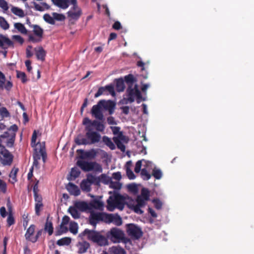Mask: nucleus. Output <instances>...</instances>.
Here are the masks:
<instances>
[{
	"label": "nucleus",
	"mask_w": 254,
	"mask_h": 254,
	"mask_svg": "<svg viewBox=\"0 0 254 254\" xmlns=\"http://www.w3.org/2000/svg\"><path fill=\"white\" fill-rule=\"evenodd\" d=\"M111 129L114 135H118L117 137H119L122 140L125 139V136L123 134V132L120 131V127H111Z\"/></svg>",
	"instance_id": "nucleus-26"
},
{
	"label": "nucleus",
	"mask_w": 254,
	"mask_h": 254,
	"mask_svg": "<svg viewBox=\"0 0 254 254\" xmlns=\"http://www.w3.org/2000/svg\"><path fill=\"white\" fill-rule=\"evenodd\" d=\"M131 86H132L129 85L127 90V96H136L137 103H139L140 101L142 99L141 92L138 90L136 84L134 85L133 88H131Z\"/></svg>",
	"instance_id": "nucleus-14"
},
{
	"label": "nucleus",
	"mask_w": 254,
	"mask_h": 254,
	"mask_svg": "<svg viewBox=\"0 0 254 254\" xmlns=\"http://www.w3.org/2000/svg\"><path fill=\"white\" fill-rule=\"evenodd\" d=\"M71 243V239L68 237H64L59 240L57 244L59 246L68 245Z\"/></svg>",
	"instance_id": "nucleus-35"
},
{
	"label": "nucleus",
	"mask_w": 254,
	"mask_h": 254,
	"mask_svg": "<svg viewBox=\"0 0 254 254\" xmlns=\"http://www.w3.org/2000/svg\"><path fill=\"white\" fill-rule=\"evenodd\" d=\"M0 114L2 118L8 117L9 116V112L5 107H2L0 109Z\"/></svg>",
	"instance_id": "nucleus-58"
},
{
	"label": "nucleus",
	"mask_w": 254,
	"mask_h": 254,
	"mask_svg": "<svg viewBox=\"0 0 254 254\" xmlns=\"http://www.w3.org/2000/svg\"><path fill=\"white\" fill-rule=\"evenodd\" d=\"M7 190V185L5 182L0 179V191L5 193Z\"/></svg>",
	"instance_id": "nucleus-54"
},
{
	"label": "nucleus",
	"mask_w": 254,
	"mask_h": 254,
	"mask_svg": "<svg viewBox=\"0 0 254 254\" xmlns=\"http://www.w3.org/2000/svg\"><path fill=\"white\" fill-rule=\"evenodd\" d=\"M37 139V133L36 130H34L31 138V144L32 147L36 146V140Z\"/></svg>",
	"instance_id": "nucleus-63"
},
{
	"label": "nucleus",
	"mask_w": 254,
	"mask_h": 254,
	"mask_svg": "<svg viewBox=\"0 0 254 254\" xmlns=\"http://www.w3.org/2000/svg\"><path fill=\"white\" fill-rule=\"evenodd\" d=\"M80 174V171L77 168H73L71 169L70 171V176L74 179H76L78 177Z\"/></svg>",
	"instance_id": "nucleus-48"
},
{
	"label": "nucleus",
	"mask_w": 254,
	"mask_h": 254,
	"mask_svg": "<svg viewBox=\"0 0 254 254\" xmlns=\"http://www.w3.org/2000/svg\"><path fill=\"white\" fill-rule=\"evenodd\" d=\"M43 206V204L42 202H36L35 209V213L37 216H39L40 214V211Z\"/></svg>",
	"instance_id": "nucleus-53"
},
{
	"label": "nucleus",
	"mask_w": 254,
	"mask_h": 254,
	"mask_svg": "<svg viewBox=\"0 0 254 254\" xmlns=\"http://www.w3.org/2000/svg\"><path fill=\"white\" fill-rule=\"evenodd\" d=\"M77 152L81 153L80 158L81 159H94L97 156V152L94 149H91L88 151H84L82 149L77 150Z\"/></svg>",
	"instance_id": "nucleus-16"
},
{
	"label": "nucleus",
	"mask_w": 254,
	"mask_h": 254,
	"mask_svg": "<svg viewBox=\"0 0 254 254\" xmlns=\"http://www.w3.org/2000/svg\"><path fill=\"white\" fill-rule=\"evenodd\" d=\"M122 219L120 215L117 214H108L106 215V223H113L117 226L122 224Z\"/></svg>",
	"instance_id": "nucleus-15"
},
{
	"label": "nucleus",
	"mask_w": 254,
	"mask_h": 254,
	"mask_svg": "<svg viewBox=\"0 0 254 254\" xmlns=\"http://www.w3.org/2000/svg\"><path fill=\"white\" fill-rule=\"evenodd\" d=\"M90 205L91 207L96 209H100L103 206V203L98 200H93L91 202Z\"/></svg>",
	"instance_id": "nucleus-44"
},
{
	"label": "nucleus",
	"mask_w": 254,
	"mask_h": 254,
	"mask_svg": "<svg viewBox=\"0 0 254 254\" xmlns=\"http://www.w3.org/2000/svg\"><path fill=\"white\" fill-rule=\"evenodd\" d=\"M107 237L114 243L123 241L126 242L125 234L123 231L117 228H112L107 233Z\"/></svg>",
	"instance_id": "nucleus-5"
},
{
	"label": "nucleus",
	"mask_w": 254,
	"mask_h": 254,
	"mask_svg": "<svg viewBox=\"0 0 254 254\" xmlns=\"http://www.w3.org/2000/svg\"><path fill=\"white\" fill-rule=\"evenodd\" d=\"M131 201L134 203L133 200H131ZM146 201H147L144 200V199L140 198V196H137L136 199V202L137 203L136 204L130 203L128 204L127 203V205L129 208L133 210L135 213L141 214L143 212V211L140 209V208L143 207L145 205Z\"/></svg>",
	"instance_id": "nucleus-11"
},
{
	"label": "nucleus",
	"mask_w": 254,
	"mask_h": 254,
	"mask_svg": "<svg viewBox=\"0 0 254 254\" xmlns=\"http://www.w3.org/2000/svg\"><path fill=\"white\" fill-rule=\"evenodd\" d=\"M116 88L118 92H123L125 88L124 80L123 78H120L116 79Z\"/></svg>",
	"instance_id": "nucleus-25"
},
{
	"label": "nucleus",
	"mask_w": 254,
	"mask_h": 254,
	"mask_svg": "<svg viewBox=\"0 0 254 254\" xmlns=\"http://www.w3.org/2000/svg\"><path fill=\"white\" fill-rule=\"evenodd\" d=\"M126 231L129 236L136 240L140 238L143 235L141 229L133 223L127 224L126 225Z\"/></svg>",
	"instance_id": "nucleus-6"
},
{
	"label": "nucleus",
	"mask_w": 254,
	"mask_h": 254,
	"mask_svg": "<svg viewBox=\"0 0 254 254\" xmlns=\"http://www.w3.org/2000/svg\"><path fill=\"white\" fill-rule=\"evenodd\" d=\"M103 142L108 146L111 149L114 150L115 149V145L112 142L111 139L107 136H104L103 137Z\"/></svg>",
	"instance_id": "nucleus-31"
},
{
	"label": "nucleus",
	"mask_w": 254,
	"mask_h": 254,
	"mask_svg": "<svg viewBox=\"0 0 254 254\" xmlns=\"http://www.w3.org/2000/svg\"><path fill=\"white\" fill-rule=\"evenodd\" d=\"M43 18L45 21L51 24H55V21L53 17L49 14H45L43 16Z\"/></svg>",
	"instance_id": "nucleus-47"
},
{
	"label": "nucleus",
	"mask_w": 254,
	"mask_h": 254,
	"mask_svg": "<svg viewBox=\"0 0 254 254\" xmlns=\"http://www.w3.org/2000/svg\"><path fill=\"white\" fill-rule=\"evenodd\" d=\"M15 136L16 134L13 132L11 134V137L8 138L6 142V146L8 147H12L13 146L15 139Z\"/></svg>",
	"instance_id": "nucleus-43"
},
{
	"label": "nucleus",
	"mask_w": 254,
	"mask_h": 254,
	"mask_svg": "<svg viewBox=\"0 0 254 254\" xmlns=\"http://www.w3.org/2000/svg\"><path fill=\"white\" fill-rule=\"evenodd\" d=\"M109 251L110 254H126L125 250L119 246L110 248Z\"/></svg>",
	"instance_id": "nucleus-22"
},
{
	"label": "nucleus",
	"mask_w": 254,
	"mask_h": 254,
	"mask_svg": "<svg viewBox=\"0 0 254 254\" xmlns=\"http://www.w3.org/2000/svg\"><path fill=\"white\" fill-rule=\"evenodd\" d=\"M5 80L6 79L4 74L0 71V89L3 88Z\"/></svg>",
	"instance_id": "nucleus-59"
},
{
	"label": "nucleus",
	"mask_w": 254,
	"mask_h": 254,
	"mask_svg": "<svg viewBox=\"0 0 254 254\" xmlns=\"http://www.w3.org/2000/svg\"><path fill=\"white\" fill-rule=\"evenodd\" d=\"M29 25L33 29V32L37 38H35L32 34H29L28 35V41L33 43H38L41 41L44 33L43 29L38 25L31 24L30 22Z\"/></svg>",
	"instance_id": "nucleus-7"
},
{
	"label": "nucleus",
	"mask_w": 254,
	"mask_h": 254,
	"mask_svg": "<svg viewBox=\"0 0 254 254\" xmlns=\"http://www.w3.org/2000/svg\"><path fill=\"white\" fill-rule=\"evenodd\" d=\"M152 175L156 179L159 180L162 178V173L160 169L154 168L152 170Z\"/></svg>",
	"instance_id": "nucleus-40"
},
{
	"label": "nucleus",
	"mask_w": 254,
	"mask_h": 254,
	"mask_svg": "<svg viewBox=\"0 0 254 254\" xmlns=\"http://www.w3.org/2000/svg\"><path fill=\"white\" fill-rule=\"evenodd\" d=\"M106 90L108 91L110 94L113 96H115L116 93L114 90V87L113 85H108L105 86Z\"/></svg>",
	"instance_id": "nucleus-56"
},
{
	"label": "nucleus",
	"mask_w": 254,
	"mask_h": 254,
	"mask_svg": "<svg viewBox=\"0 0 254 254\" xmlns=\"http://www.w3.org/2000/svg\"><path fill=\"white\" fill-rule=\"evenodd\" d=\"M85 126V137L78 136L75 139L77 145H92L98 143L101 139V135L99 133L94 130L89 126Z\"/></svg>",
	"instance_id": "nucleus-1"
},
{
	"label": "nucleus",
	"mask_w": 254,
	"mask_h": 254,
	"mask_svg": "<svg viewBox=\"0 0 254 254\" xmlns=\"http://www.w3.org/2000/svg\"><path fill=\"white\" fill-rule=\"evenodd\" d=\"M110 187L114 189L119 190L122 188V184L119 182L111 181L110 184Z\"/></svg>",
	"instance_id": "nucleus-49"
},
{
	"label": "nucleus",
	"mask_w": 254,
	"mask_h": 254,
	"mask_svg": "<svg viewBox=\"0 0 254 254\" xmlns=\"http://www.w3.org/2000/svg\"><path fill=\"white\" fill-rule=\"evenodd\" d=\"M12 39L20 44H22L24 43L23 38L20 35H13L12 36Z\"/></svg>",
	"instance_id": "nucleus-64"
},
{
	"label": "nucleus",
	"mask_w": 254,
	"mask_h": 254,
	"mask_svg": "<svg viewBox=\"0 0 254 254\" xmlns=\"http://www.w3.org/2000/svg\"><path fill=\"white\" fill-rule=\"evenodd\" d=\"M14 26L19 32L23 34H27V30L25 27L24 25L21 23H15Z\"/></svg>",
	"instance_id": "nucleus-30"
},
{
	"label": "nucleus",
	"mask_w": 254,
	"mask_h": 254,
	"mask_svg": "<svg viewBox=\"0 0 254 254\" xmlns=\"http://www.w3.org/2000/svg\"><path fill=\"white\" fill-rule=\"evenodd\" d=\"M4 44L8 46L12 45V42L8 38L4 36H1L0 38V47H2Z\"/></svg>",
	"instance_id": "nucleus-37"
},
{
	"label": "nucleus",
	"mask_w": 254,
	"mask_h": 254,
	"mask_svg": "<svg viewBox=\"0 0 254 254\" xmlns=\"http://www.w3.org/2000/svg\"><path fill=\"white\" fill-rule=\"evenodd\" d=\"M138 196H140V198L144 199V200L148 201L149 200L150 192L147 189L142 188L141 190L140 195H138Z\"/></svg>",
	"instance_id": "nucleus-29"
},
{
	"label": "nucleus",
	"mask_w": 254,
	"mask_h": 254,
	"mask_svg": "<svg viewBox=\"0 0 254 254\" xmlns=\"http://www.w3.org/2000/svg\"><path fill=\"white\" fill-rule=\"evenodd\" d=\"M34 51L35 52V55L37 59L39 60H41V61H44L45 60L46 52L43 48L40 46L38 48H35L34 49Z\"/></svg>",
	"instance_id": "nucleus-20"
},
{
	"label": "nucleus",
	"mask_w": 254,
	"mask_h": 254,
	"mask_svg": "<svg viewBox=\"0 0 254 254\" xmlns=\"http://www.w3.org/2000/svg\"><path fill=\"white\" fill-rule=\"evenodd\" d=\"M144 160H138L136 162L135 164V166L134 168V172L136 173H138L141 172V167L142 165V161H144Z\"/></svg>",
	"instance_id": "nucleus-55"
},
{
	"label": "nucleus",
	"mask_w": 254,
	"mask_h": 254,
	"mask_svg": "<svg viewBox=\"0 0 254 254\" xmlns=\"http://www.w3.org/2000/svg\"><path fill=\"white\" fill-rule=\"evenodd\" d=\"M91 185L86 179L82 181L80 184V188L81 190L86 192H89L91 190Z\"/></svg>",
	"instance_id": "nucleus-27"
},
{
	"label": "nucleus",
	"mask_w": 254,
	"mask_h": 254,
	"mask_svg": "<svg viewBox=\"0 0 254 254\" xmlns=\"http://www.w3.org/2000/svg\"><path fill=\"white\" fill-rule=\"evenodd\" d=\"M6 221L7 226L9 227L15 223V221L13 214H8Z\"/></svg>",
	"instance_id": "nucleus-50"
},
{
	"label": "nucleus",
	"mask_w": 254,
	"mask_h": 254,
	"mask_svg": "<svg viewBox=\"0 0 254 254\" xmlns=\"http://www.w3.org/2000/svg\"><path fill=\"white\" fill-rule=\"evenodd\" d=\"M72 5L71 9L67 12L68 17L71 19L77 20L82 14V10L78 7L77 3V0H75V3H72Z\"/></svg>",
	"instance_id": "nucleus-13"
},
{
	"label": "nucleus",
	"mask_w": 254,
	"mask_h": 254,
	"mask_svg": "<svg viewBox=\"0 0 254 254\" xmlns=\"http://www.w3.org/2000/svg\"><path fill=\"white\" fill-rule=\"evenodd\" d=\"M11 11L13 14L19 17H23L24 16V12L23 10L19 7L12 6L11 9Z\"/></svg>",
	"instance_id": "nucleus-32"
},
{
	"label": "nucleus",
	"mask_w": 254,
	"mask_h": 254,
	"mask_svg": "<svg viewBox=\"0 0 254 254\" xmlns=\"http://www.w3.org/2000/svg\"><path fill=\"white\" fill-rule=\"evenodd\" d=\"M125 81L128 84V86H132L134 81H135L134 77L132 74H129L125 76Z\"/></svg>",
	"instance_id": "nucleus-45"
},
{
	"label": "nucleus",
	"mask_w": 254,
	"mask_h": 254,
	"mask_svg": "<svg viewBox=\"0 0 254 254\" xmlns=\"http://www.w3.org/2000/svg\"><path fill=\"white\" fill-rule=\"evenodd\" d=\"M114 107L115 104L112 101H109L108 103H105L104 108L108 109L110 115H112L113 113Z\"/></svg>",
	"instance_id": "nucleus-46"
},
{
	"label": "nucleus",
	"mask_w": 254,
	"mask_h": 254,
	"mask_svg": "<svg viewBox=\"0 0 254 254\" xmlns=\"http://www.w3.org/2000/svg\"><path fill=\"white\" fill-rule=\"evenodd\" d=\"M140 175L142 179L145 181L149 180L152 176L145 168H143L141 170Z\"/></svg>",
	"instance_id": "nucleus-39"
},
{
	"label": "nucleus",
	"mask_w": 254,
	"mask_h": 254,
	"mask_svg": "<svg viewBox=\"0 0 254 254\" xmlns=\"http://www.w3.org/2000/svg\"><path fill=\"white\" fill-rule=\"evenodd\" d=\"M90 247V244L86 241L79 242L77 245L78 249L77 253L78 254H83L87 252Z\"/></svg>",
	"instance_id": "nucleus-19"
},
{
	"label": "nucleus",
	"mask_w": 254,
	"mask_h": 254,
	"mask_svg": "<svg viewBox=\"0 0 254 254\" xmlns=\"http://www.w3.org/2000/svg\"><path fill=\"white\" fill-rule=\"evenodd\" d=\"M82 234L87 236L88 240L91 241L99 246H105L108 244L106 237L101 235L99 232L85 229Z\"/></svg>",
	"instance_id": "nucleus-3"
},
{
	"label": "nucleus",
	"mask_w": 254,
	"mask_h": 254,
	"mask_svg": "<svg viewBox=\"0 0 254 254\" xmlns=\"http://www.w3.org/2000/svg\"><path fill=\"white\" fill-rule=\"evenodd\" d=\"M82 124L83 125L89 126L91 127V128H93V127H95L96 130L100 132L103 131L105 128L104 125L102 123L97 120L91 121L88 118L83 119Z\"/></svg>",
	"instance_id": "nucleus-12"
},
{
	"label": "nucleus",
	"mask_w": 254,
	"mask_h": 254,
	"mask_svg": "<svg viewBox=\"0 0 254 254\" xmlns=\"http://www.w3.org/2000/svg\"><path fill=\"white\" fill-rule=\"evenodd\" d=\"M44 230L47 232L49 236H51L53 233V225L52 222L49 221V217L47 218L46 222L44 225Z\"/></svg>",
	"instance_id": "nucleus-24"
},
{
	"label": "nucleus",
	"mask_w": 254,
	"mask_h": 254,
	"mask_svg": "<svg viewBox=\"0 0 254 254\" xmlns=\"http://www.w3.org/2000/svg\"><path fill=\"white\" fill-rule=\"evenodd\" d=\"M36 226L34 224H31L25 234V239L29 242L34 243L35 236L34 234L35 233Z\"/></svg>",
	"instance_id": "nucleus-17"
},
{
	"label": "nucleus",
	"mask_w": 254,
	"mask_h": 254,
	"mask_svg": "<svg viewBox=\"0 0 254 254\" xmlns=\"http://www.w3.org/2000/svg\"><path fill=\"white\" fill-rule=\"evenodd\" d=\"M68 212L74 219L79 218L80 217V214L78 212L77 208L74 206H70L68 208Z\"/></svg>",
	"instance_id": "nucleus-34"
},
{
	"label": "nucleus",
	"mask_w": 254,
	"mask_h": 254,
	"mask_svg": "<svg viewBox=\"0 0 254 254\" xmlns=\"http://www.w3.org/2000/svg\"><path fill=\"white\" fill-rule=\"evenodd\" d=\"M67 190L71 194L75 196H78L80 194V190L78 187L71 183H69L67 187Z\"/></svg>",
	"instance_id": "nucleus-21"
},
{
	"label": "nucleus",
	"mask_w": 254,
	"mask_h": 254,
	"mask_svg": "<svg viewBox=\"0 0 254 254\" xmlns=\"http://www.w3.org/2000/svg\"><path fill=\"white\" fill-rule=\"evenodd\" d=\"M18 171V168H13L12 170L11 171L9 177L11 178L13 180V182H15L16 181V174Z\"/></svg>",
	"instance_id": "nucleus-51"
},
{
	"label": "nucleus",
	"mask_w": 254,
	"mask_h": 254,
	"mask_svg": "<svg viewBox=\"0 0 254 254\" xmlns=\"http://www.w3.org/2000/svg\"><path fill=\"white\" fill-rule=\"evenodd\" d=\"M126 173L128 178L129 180H133L135 178V176L131 170L129 168V166H127L126 168Z\"/></svg>",
	"instance_id": "nucleus-52"
},
{
	"label": "nucleus",
	"mask_w": 254,
	"mask_h": 254,
	"mask_svg": "<svg viewBox=\"0 0 254 254\" xmlns=\"http://www.w3.org/2000/svg\"><path fill=\"white\" fill-rule=\"evenodd\" d=\"M106 91V90L105 86V87H100L98 89L97 92L95 94V95H94L95 98H97V97H99L100 96H101V95L104 94Z\"/></svg>",
	"instance_id": "nucleus-61"
},
{
	"label": "nucleus",
	"mask_w": 254,
	"mask_h": 254,
	"mask_svg": "<svg viewBox=\"0 0 254 254\" xmlns=\"http://www.w3.org/2000/svg\"><path fill=\"white\" fill-rule=\"evenodd\" d=\"M113 140L117 146V147L121 150V151L124 152L126 149L125 145L122 142L119 137H113Z\"/></svg>",
	"instance_id": "nucleus-33"
},
{
	"label": "nucleus",
	"mask_w": 254,
	"mask_h": 254,
	"mask_svg": "<svg viewBox=\"0 0 254 254\" xmlns=\"http://www.w3.org/2000/svg\"><path fill=\"white\" fill-rule=\"evenodd\" d=\"M153 203H154L155 207L157 209H160L161 208L162 206V203L161 201L159 199H154L152 200Z\"/></svg>",
	"instance_id": "nucleus-60"
},
{
	"label": "nucleus",
	"mask_w": 254,
	"mask_h": 254,
	"mask_svg": "<svg viewBox=\"0 0 254 254\" xmlns=\"http://www.w3.org/2000/svg\"><path fill=\"white\" fill-rule=\"evenodd\" d=\"M76 164L84 172L94 171L101 173L103 170L102 166L95 161L88 162L79 160Z\"/></svg>",
	"instance_id": "nucleus-4"
},
{
	"label": "nucleus",
	"mask_w": 254,
	"mask_h": 254,
	"mask_svg": "<svg viewBox=\"0 0 254 254\" xmlns=\"http://www.w3.org/2000/svg\"><path fill=\"white\" fill-rule=\"evenodd\" d=\"M65 225L61 224L60 225V229L57 230L55 232V235L56 236H60L62 235L63 233H65L67 232L68 229L66 226H65Z\"/></svg>",
	"instance_id": "nucleus-42"
},
{
	"label": "nucleus",
	"mask_w": 254,
	"mask_h": 254,
	"mask_svg": "<svg viewBox=\"0 0 254 254\" xmlns=\"http://www.w3.org/2000/svg\"><path fill=\"white\" fill-rule=\"evenodd\" d=\"M53 18L57 20L62 21L64 19L65 17L62 14H59L56 12L53 13Z\"/></svg>",
	"instance_id": "nucleus-57"
},
{
	"label": "nucleus",
	"mask_w": 254,
	"mask_h": 254,
	"mask_svg": "<svg viewBox=\"0 0 254 254\" xmlns=\"http://www.w3.org/2000/svg\"><path fill=\"white\" fill-rule=\"evenodd\" d=\"M16 76L17 78H20L21 80V82L23 83H25L27 81V78L26 77V75L24 72H22L20 71L17 70L16 71Z\"/></svg>",
	"instance_id": "nucleus-41"
},
{
	"label": "nucleus",
	"mask_w": 254,
	"mask_h": 254,
	"mask_svg": "<svg viewBox=\"0 0 254 254\" xmlns=\"http://www.w3.org/2000/svg\"><path fill=\"white\" fill-rule=\"evenodd\" d=\"M52 1L55 5L63 9L67 8L69 4L75 3V0H52Z\"/></svg>",
	"instance_id": "nucleus-18"
},
{
	"label": "nucleus",
	"mask_w": 254,
	"mask_h": 254,
	"mask_svg": "<svg viewBox=\"0 0 254 254\" xmlns=\"http://www.w3.org/2000/svg\"><path fill=\"white\" fill-rule=\"evenodd\" d=\"M91 185L94 184L95 185L99 184L100 180L99 178L96 177L95 176L92 174H89L87 176V179H86Z\"/></svg>",
	"instance_id": "nucleus-28"
},
{
	"label": "nucleus",
	"mask_w": 254,
	"mask_h": 254,
	"mask_svg": "<svg viewBox=\"0 0 254 254\" xmlns=\"http://www.w3.org/2000/svg\"><path fill=\"white\" fill-rule=\"evenodd\" d=\"M107 202L109 211H113L115 208L123 210L126 203V197L114 191L113 195L109 196Z\"/></svg>",
	"instance_id": "nucleus-2"
},
{
	"label": "nucleus",
	"mask_w": 254,
	"mask_h": 254,
	"mask_svg": "<svg viewBox=\"0 0 254 254\" xmlns=\"http://www.w3.org/2000/svg\"><path fill=\"white\" fill-rule=\"evenodd\" d=\"M0 7L4 11L7 10L8 9L7 2L5 0H0Z\"/></svg>",
	"instance_id": "nucleus-62"
},
{
	"label": "nucleus",
	"mask_w": 254,
	"mask_h": 254,
	"mask_svg": "<svg viewBox=\"0 0 254 254\" xmlns=\"http://www.w3.org/2000/svg\"><path fill=\"white\" fill-rule=\"evenodd\" d=\"M106 213L91 212L89 218V223L95 227L99 221L106 223Z\"/></svg>",
	"instance_id": "nucleus-9"
},
{
	"label": "nucleus",
	"mask_w": 254,
	"mask_h": 254,
	"mask_svg": "<svg viewBox=\"0 0 254 254\" xmlns=\"http://www.w3.org/2000/svg\"><path fill=\"white\" fill-rule=\"evenodd\" d=\"M13 156L3 147L0 151V163L4 166H10L13 161Z\"/></svg>",
	"instance_id": "nucleus-8"
},
{
	"label": "nucleus",
	"mask_w": 254,
	"mask_h": 254,
	"mask_svg": "<svg viewBox=\"0 0 254 254\" xmlns=\"http://www.w3.org/2000/svg\"><path fill=\"white\" fill-rule=\"evenodd\" d=\"M69 231L73 234H76L78 232L77 223L74 221H71L69 224Z\"/></svg>",
	"instance_id": "nucleus-36"
},
{
	"label": "nucleus",
	"mask_w": 254,
	"mask_h": 254,
	"mask_svg": "<svg viewBox=\"0 0 254 254\" xmlns=\"http://www.w3.org/2000/svg\"><path fill=\"white\" fill-rule=\"evenodd\" d=\"M75 207L81 211H85L90 209L89 204L85 201H78L74 204Z\"/></svg>",
	"instance_id": "nucleus-23"
},
{
	"label": "nucleus",
	"mask_w": 254,
	"mask_h": 254,
	"mask_svg": "<svg viewBox=\"0 0 254 254\" xmlns=\"http://www.w3.org/2000/svg\"><path fill=\"white\" fill-rule=\"evenodd\" d=\"M105 101L104 100H100L97 104L94 105L91 109V113L94 117L99 120L103 121L104 116L102 112L101 107H104Z\"/></svg>",
	"instance_id": "nucleus-10"
},
{
	"label": "nucleus",
	"mask_w": 254,
	"mask_h": 254,
	"mask_svg": "<svg viewBox=\"0 0 254 254\" xmlns=\"http://www.w3.org/2000/svg\"><path fill=\"white\" fill-rule=\"evenodd\" d=\"M0 27L4 30H7L9 28L8 23L2 16H0Z\"/></svg>",
	"instance_id": "nucleus-38"
}]
</instances>
